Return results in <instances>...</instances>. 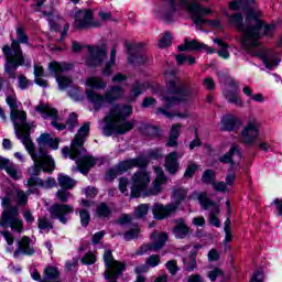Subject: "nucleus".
<instances>
[{"instance_id":"obj_1","label":"nucleus","mask_w":282,"mask_h":282,"mask_svg":"<svg viewBox=\"0 0 282 282\" xmlns=\"http://www.w3.org/2000/svg\"><path fill=\"white\" fill-rule=\"evenodd\" d=\"M164 78L166 80L167 93L162 91L161 94V102L163 104V108H158L155 113L156 116H165V118H188V111H174L169 112L171 107H176V105H186L188 100H191V96H193V90L188 87H184L182 85V80L175 72L167 70L164 74Z\"/></svg>"},{"instance_id":"obj_2","label":"nucleus","mask_w":282,"mask_h":282,"mask_svg":"<svg viewBox=\"0 0 282 282\" xmlns=\"http://www.w3.org/2000/svg\"><path fill=\"white\" fill-rule=\"evenodd\" d=\"M170 7H162L156 11V17L163 19L171 23L175 21L177 17H182L184 12L191 14L193 22L196 24V28H202L207 23L212 28H221V22L219 20L208 21L204 17L210 14V9L202 7L197 0H170Z\"/></svg>"},{"instance_id":"obj_3","label":"nucleus","mask_w":282,"mask_h":282,"mask_svg":"<svg viewBox=\"0 0 282 282\" xmlns=\"http://www.w3.org/2000/svg\"><path fill=\"white\" fill-rule=\"evenodd\" d=\"M40 149L35 153H44L46 158L41 160V164L36 165V161L34 162V165L29 169V175L31 177L26 182V186L29 188H32L34 186H40L41 188H54L56 186V180L48 177L45 181L37 177V175H41V171L43 173H53L56 164L54 163V159L45 151L44 147H51L54 151L58 149V139L52 138V134H41L37 139Z\"/></svg>"},{"instance_id":"obj_4","label":"nucleus","mask_w":282,"mask_h":282,"mask_svg":"<svg viewBox=\"0 0 282 282\" xmlns=\"http://www.w3.org/2000/svg\"><path fill=\"white\" fill-rule=\"evenodd\" d=\"M246 19L241 13H235L232 15L226 14L229 19V23L234 25L238 32H241V45L243 50H252L259 47V30H261V19L263 13L259 9H249L245 12Z\"/></svg>"},{"instance_id":"obj_5","label":"nucleus","mask_w":282,"mask_h":282,"mask_svg":"<svg viewBox=\"0 0 282 282\" xmlns=\"http://www.w3.org/2000/svg\"><path fill=\"white\" fill-rule=\"evenodd\" d=\"M1 206L4 208L0 225L2 228H11L13 232H23V220L19 217V208L12 207V204L25 206L28 204V194L21 189L12 188L0 196Z\"/></svg>"},{"instance_id":"obj_6","label":"nucleus","mask_w":282,"mask_h":282,"mask_svg":"<svg viewBox=\"0 0 282 282\" xmlns=\"http://www.w3.org/2000/svg\"><path fill=\"white\" fill-rule=\"evenodd\" d=\"M131 113H133V108L130 105H112L104 119V126L101 127L104 133L106 135H113V133L122 135L131 131L134 123L133 121H127Z\"/></svg>"},{"instance_id":"obj_7","label":"nucleus","mask_w":282,"mask_h":282,"mask_svg":"<svg viewBox=\"0 0 282 282\" xmlns=\"http://www.w3.org/2000/svg\"><path fill=\"white\" fill-rule=\"evenodd\" d=\"M11 122H13V127L18 138L21 140L22 144L25 147L28 153L31 155V160L35 162L36 166H41V161L43 159L50 160L45 153L40 152L36 153L34 151V142L30 138V131L34 129L33 122H28V113L24 110H11L10 113Z\"/></svg>"},{"instance_id":"obj_8","label":"nucleus","mask_w":282,"mask_h":282,"mask_svg":"<svg viewBox=\"0 0 282 282\" xmlns=\"http://www.w3.org/2000/svg\"><path fill=\"white\" fill-rule=\"evenodd\" d=\"M150 184L151 173L147 170H139L132 175L131 183L126 177L119 180V191L123 195L130 193L131 197H144Z\"/></svg>"},{"instance_id":"obj_9","label":"nucleus","mask_w":282,"mask_h":282,"mask_svg":"<svg viewBox=\"0 0 282 282\" xmlns=\"http://www.w3.org/2000/svg\"><path fill=\"white\" fill-rule=\"evenodd\" d=\"M185 197L186 189L180 188L173 192V202L171 204L164 206L163 204L155 203L152 206V214L154 219L162 220L166 219V217H171V215H173V213L180 208V204L184 202Z\"/></svg>"},{"instance_id":"obj_10","label":"nucleus","mask_w":282,"mask_h":282,"mask_svg":"<svg viewBox=\"0 0 282 282\" xmlns=\"http://www.w3.org/2000/svg\"><path fill=\"white\" fill-rule=\"evenodd\" d=\"M2 52L7 58L6 72L11 78H17L14 72L19 65H23V54L21 53V45L17 40H12L11 48L10 46H3Z\"/></svg>"},{"instance_id":"obj_11","label":"nucleus","mask_w":282,"mask_h":282,"mask_svg":"<svg viewBox=\"0 0 282 282\" xmlns=\"http://www.w3.org/2000/svg\"><path fill=\"white\" fill-rule=\"evenodd\" d=\"M89 135V123H85L77 132L75 139L72 141L70 148L65 147L62 149L64 158H69L70 160H76L85 153V140Z\"/></svg>"},{"instance_id":"obj_12","label":"nucleus","mask_w":282,"mask_h":282,"mask_svg":"<svg viewBox=\"0 0 282 282\" xmlns=\"http://www.w3.org/2000/svg\"><path fill=\"white\" fill-rule=\"evenodd\" d=\"M73 67L74 66L72 64L65 62H51L48 64V69L50 72H52V74H54L59 89H67V87H72V85H74V80H72V77L63 74V72H69V69H72Z\"/></svg>"},{"instance_id":"obj_13","label":"nucleus","mask_w":282,"mask_h":282,"mask_svg":"<svg viewBox=\"0 0 282 282\" xmlns=\"http://www.w3.org/2000/svg\"><path fill=\"white\" fill-rule=\"evenodd\" d=\"M74 28L76 30H91L94 28H102V22L94 18L93 10L84 9L75 12Z\"/></svg>"},{"instance_id":"obj_14","label":"nucleus","mask_w":282,"mask_h":282,"mask_svg":"<svg viewBox=\"0 0 282 282\" xmlns=\"http://www.w3.org/2000/svg\"><path fill=\"white\" fill-rule=\"evenodd\" d=\"M149 164V160L144 156H138L137 159H130L127 161H122L117 166L110 169L106 173V180L108 182H111L112 180H116L118 175H122V173H127L129 169H135V166H147Z\"/></svg>"},{"instance_id":"obj_15","label":"nucleus","mask_w":282,"mask_h":282,"mask_svg":"<svg viewBox=\"0 0 282 282\" xmlns=\"http://www.w3.org/2000/svg\"><path fill=\"white\" fill-rule=\"evenodd\" d=\"M261 135V123L257 118H251L247 121L240 132V142L243 144H254Z\"/></svg>"},{"instance_id":"obj_16","label":"nucleus","mask_w":282,"mask_h":282,"mask_svg":"<svg viewBox=\"0 0 282 282\" xmlns=\"http://www.w3.org/2000/svg\"><path fill=\"white\" fill-rule=\"evenodd\" d=\"M198 202L204 210H209V224L216 228H221V221L219 220V213H221V207L217 203L210 202L208 194L200 193L198 195Z\"/></svg>"},{"instance_id":"obj_17","label":"nucleus","mask_w":282,"mask_h":282,"mask_svg":"<svg viewBox=\"0 0 282 282\" xmlns=\"http://www.w3.org/2000/svg\"><path fill=\"white\" fill-rule=\"evenodd\" d=\"M88 55L85 57L84 63L87 67H100L107 58V50L105 46H87Z\"/></svg>"},{"instance_id":"obj_18","label":"nucleus","mask_w":282,"mask_h":282,"mask_svg":"<svg viewBox=\"0 0 282 282\" xmlns=\"http://www.w3.org/2000/svg\"><path fill=\"white\" fill-rule=\"evenodd\" d=\"M36 111L41 113L42 118H51L52 127H54L57 131L65 130V123H61V117L58 116V110L55 108H52L50 105H39L36 107Z\"/></svg>"},{"instance_id":"obj_19","label":"nucleus","mask_w":282,"mask_h":282,"mask_svg":"<svg viewBox=\"0 0 282 282\" xmlns=\"http://www.w3.org/2000/svg\"><path fill=\"white\" fill-rule=\"evenodd\" d=\"M167 239L169 236H166V234L154 231L151 236V245L141 246L135 254L142 256L147 254V252H152V250H161V248H164V243H166Z\"/></svg>"},{"instance_id":"obj_20","label":"nucleus","mask_w":282,"mask_h":282,"mask_svg":"<svg viewBox=\"0 0 282 282\" xmlns=\"http://www.w3.org/2000/svg\"><path fill=\"white\" fill-rule=\"evenodd\" d=\"M154 173L156 176L150 188L148 187L144 197H149L151 195H160V193H162V186L166 184V175H164V170H162V167L154 166Z\"/></svg>"},{"instance_id":"obj_21","label":"nucleus","mask_w":282,"mask_h":282,"mask_svg":"<svg viewBox=\"0 0 282 282\" xmlns=\"http://www.w3.org/2000/svg\"><path fill=\"white\" fill-rule=\"evenodd\" d=\"M74 213V207L69 205L55 204L50 208L52 219H58L61 224H67V215Z\"/></svg>"},{"instance_id":"obj_22","label":"nucleus","mask_w":282,"mask_h":282,"mask_svg":"<svg viewBox=\"0 0 282 282\" xmlns=\"http://www.w3.org/2000/svg\"><path fill=\"white\" fill-rule=\"evenodd\" d=\"M86 98L96 111H99L102 107H107V104H109V99H107L106 94L101 95L100 93L91 89H86Z\"/></svg>"},{"instance_id":"obj_23","label":"nucleus","mask_w":282,"mask_h":282,"mask_svg":"<svg viewBox=\"0 0 282 282\" xmlns=\"http://www.w3.org/2000/svg\"><path fill=\"white\" fill-rule=\"evenodd\" d=\"M184 158L183 152H171L165 156V170L170 175L177 174V171H180V161Z\"/></svg>"},{"instance_id":"obj_24","label":"nucleus","mask_w":282,"mask_h":282,"mask_svg":"<svg viewBox=\"0 0 282 282\" xmlns=\"http://www.w3.org/2000/svg\"><path fill=\"white\" fill-rule=\"evenodd\" d=\"M254 55L261 58L267 69H276V67H279V63H281L279 56L272 52L259 51Z\"/></svg>"},{"instance_id":"obj_25","label":"nucleus","mask_w":282,"mask_h":282,"mask_svg":"<svg viewBox=\"0 0 282 282\" xmlns=\"http://www.w3.org/2000/svg\"><path fill=\"white\" fill-rule=\"evenodd\" d=\"M36 250H34V247L32 246V240L29 237H23L18 242V248L15 249L13 257L14 259H19V257L22 254H26L28 257H32Z\"/></svg>"},{"instance_id":"obj_26","label":"nucleus","mask_w":282,"mask_h":282,"mask_svg":"<svg viewBox=\"0 0 282 282\" xmlns=\"http://www.w3.org/2000/svg\"><path fill=\"white\" fill-rule=\"evenodd\" d=\"M220 162H223V164H230L231 169L237 170L239 162H241V152H239V148L232 145L229 152L220 158Z\"/></svg>"},{"instance_id":"obj_27","label":"nucleus","mask_w":282,"mask_h":282,"mask_svg":"<svg viewBox=\"0 0 282 282\" xmlns=\"http://www.w3.org/2000/svg\"><path fill=\"white\" fill-rule=\"evenodd\" d=\"M77 166L73 169V171H80L83 175H87L89 173V169L96 166L98 164V159H94L89 155H84L80 159L76 160Z\"/></svg>"},{"instance_id":"obj_28","label":"nucleus","mask_w":282,"mask_h":282,"mask_svg":"<svg viewBox=\"0 0 282 282\" xmlns=\"http://www.w3.org/2000/svg\"><path fill=\"white\" fill-rule=\"evenodd\" d=\"M241 127V121L235 115H226L220 120L223 131H237Z\"/></svg>"},{"instance_id":"obj_29","label":"nucleus","mask_w":282,"mask_h":282,"mask_svg":"<svg viewBox=\"0 0 282 282\" xmlns=\"http://www.w3.org/2000/svg\"><path fill=\"white\" fill-rule=\"evenodd\" d=\"M180 52H186V50H205L207 54H215V48L199 43L196 40L185 41V44L178 46Z\"/></svg>"},{"instance_id":"obj_30","label":"nucleus","mask_w":282,"mask_h":282,"mask_svg":"<svg viewBox=\"0 0 282 282\" xmlns=\"http://www.w3.org/2000/svg\"><path fill=\"white\" fill-rule=\"evenodd\" d=\"M85 86L87 89H91V91H100L102 89H107V82L102 80L101 77L90 76L85 80Z\"/></svg>"},{"instance_id":"obj_31","label":"nucleus","mask_w":282,"mask_h":282,"mask_svg":"<svg viewBox=\"0 0 282 282\" xmlns=\"http://www.w3.org/2000/svg\"><path fill=\"white\" fill-rule=\"evenodd\" d=\"M105 94L108 105H111V102H116V100H120L124 96V89L122 86H111Z\"/></svg>"},{"instance_id":"obj_32","label":"nucleus","mask_w":282,"mask_h":282,"mask_svg":"<svg viewBox=\"0 0 282 282\" xmlns=\"http://www.w3.org/2000/svg\"><path fill=\"white\" fill-rule=\"evenodd\" d=\"M151 87H153V85H151V83L149 82H144V83L137 82L130 91V99L135 100L138 96H141V94H144V91H147L148 89H151Z\"/></svg>"},{"instance_id":"obj_33","label":"nucleus","mask_w":282,"mask_h":282,"mask_svg":"<svg viewBox=\"0 0 282 282\" xmlns=\"http://www.w3.org/2000/svg\"><path fill=\"white\" fill-rule=\"evenodd\" d=\"M173 235L176 239H184L188 235V226L184 219L176 220V225L173 229Z\"/></svg>"},{"instance_id":"obj_34","label":"nucleus","mask_w":282,"mask_h":282,"mask_svg":"<svg viewBox=\"0 0 282 282\" xmlns=\"http://www.w3.org/2000/svg\"><path fill=\"white\" fill-rule=\"evenodd\" d=\"M250 3H254V0H231L229 2V10H234L235 12L242 10V12H248L251 10L248 8Z\"/></svg>"},{"instance_id":"obj_35","label":"nucleus","mask_w":282,"mask_h":282,"mask_svg":"<svg viewBox=\"0 0 282 282\" xmlns=\"http://www.w3.org/2000/svg\"><path fill=\"white\" fill-rule=\"evenodd\" d=\"M224 96L230 105H235L236 107H243V99H241V97L235 93V90L227 88L224 90Z\"/></svg>"},{"instance_id":"obj_36","label":"nucleus","mask_w":282,"mask_h":282,"mask_svg":"<svg viewBox=\"0 0 282 282\" xmlns=\"http://www.w3.org/2000/svg\"><path fill=\"white\" fill-rule=\"evenodd\" d=\"M43 76H45V69H43V66L35 64L34 83L35 85H39V87H47V80L43 79Z\"/></svg>"},{"instance_id":"obj_37","label":"nucleus","mask_w":282,"mask_h":282,"mask_svg":"<svg viewBox=\"0 0 282 282\" xmlns=\"http://www.w3.org/2000/svg\"><path fill=\"white\" fill-rule=\"evenodd\" d=\"M58 276H61V272H58L56 267H47L44 270V279L41 282H61Z\"/></svg>"},{"instance_id":"obj_38","label":"nucleus","mask_w":282,"mask_h":282,"mask_svg":"<svg viewBox=\"0 0 282 282\" xmlns=\"http://www.w3.org/2000/svg\"><path fill=\"white\" fill-rule=\"evenodd\" d=\"M58 184L63 189L72 191L76 186V181L65 174H59L57 177Z\"/></svg>"},{"instance_id":"obj_39","label":"nucleus","mask_w":282,"mask_h":282,"mask_svg":"<svg viewBox=\"0 0 282 282\" xmlns=\"http://www.w3.org/2000/svg\"><path fill=\"white\" fill-rule=\"evenodd\" d=\"M6 102H7L8 107H10L11 111L19 109V107L21 105V102H19V100H17V94L14 93L13 89L7 90Z\"/></svg>"},{"instance_id":"obj_40","label":"nucleus","mask_w":282,"mask_h":282,"mask_svg":"<svg viewBox=\"0 0 282 282\" xmlns=\"http://www.w3.org/2000/svg\"><path fill=\"white\" fill-rule=\"evenodd\" d=\"M116 46L111 50L110 52V58L109 61L106 62L105 64V68L102 69V74L105 76H111L112 72H113V66L116 65Z\"/></svg>"},{"instance_id":"obj_41","label":"nucleus","mask_w":282,"mask_h":282,"mask_svg":"<svg viewBox=\"0 0 282 282\" xmlns=\"http://www.w3.org/2000/svg\"><path fill=\"white\" fill-rule=\"evenodd\" d=\"M214 43L218 45L220 48L218 51V56L220 58L228 59L230 58V52H228V48L230 47L228 44L224 42L221 39H215Z\"/></svg>"},{"instance_id":"obj_42","label":"nucleus","mask_w":282,"mask_h":282,"mask_svg":"<svg viewBox=\"0 0 282 282\" xmlns=\"http://www.w3.org/2000/svg\"><path fill=\"white\" fill-rule=\"evenodd\" d=\"M4 170L12 177V180H21L22 173L17 164L9 162L4 165Z\"/></svg>"},{"instance_id":"obj_43","label":"nucleus","mask_w":282,"mask_h":282,"mask_svg":"<svg viewBox=\"0 0 282 282\" xmlns=\"http://www.w3.org/2000/svg\"><path fill=\"white\" fill-rule=\"evenodd\" d=\"M262 25L259 29V39H261V30H263V35L264 36H272L274 32L276 31V25L275 24H267L263 26V21H261Z\"/></svg>"},{"instance_id":"obj_44","label":"nucleus","mask_w":282,"mask_h":282,"mask_svg":"<svg viewBox=\"0 0 282 282\" xmlns=\"http://www.w3.org/2000/svg\"><path fill=\"white\" fill-rule=\"evenodd\" d=\"M171 45H173V36L171 35V33L166 32L163 35V39L159 40V47H171Z\"/></svg>"},{"instance_id":"obj_45","label":"nucleus","mask_w":282,"mask_h":282,"mask_svg":"<svg viewBox=\"0 0 282 282\" xmlns=\"http://www.w3.org/2000/svg\"><path fill=\"white\" fill-rule=\"evenodd\" d=\"M110 214H111V210L109 209V207L107 206V204L101 203V204L97 207V215H98V217H109Z\"/></svg>"},{"instance_id":"obj_46","label":"nucleus","mask_w":282,"mask_h":282,"mask_svg":"<svg viewBox=\"0 0 282 282\" xmlns=\"http://www.w3.org/2000/svg\"><path fill=\"white\" fill-rule=\"evenodd\" d=\"M149 213V205L148 204H141L139 205L135 210H134V215L135 217L142 218L144 217V215H147Z\"/></svg>"},{"instance_id":"obj_47","label":"nucleus","mask_w":282,"mask_h":282,"mask_svg":"<svg viewBox=\"0 0 282 282\" xmlns=\"http://www.w3.org/2000/svg\"><path fill=\"white\" fill-rule=\"evenodd\" d=\"M203 182L205 184H214L215 183V172L213 170H207L203 174Z\"/></svg>"},{"instance_id":"obj_48","label":"nucleus","mask_w":282,"mask_h":282,"mask_svg":"<svg viewBox=\"0 0 282 282\" xmlns=\"http://www.w3.org/2000/svg\"><path fill=\"white\" fill-rule=\"evenodd\" d=\"M219 276H224V271L219 268H214L208 272V279L210 281H217Z\"/></svg>"},{"instance_id":"obj_49","label":"nucleus","mask_w":282,"mask_h":282,"mask_svg":"<svg viewBox=\"0 0 282 282\" xmlns=\"http://www.w3.org/2000/svg\"><path fill=\"white\" fill-rule=\"evenodd\" d=\"M82 263L84 265H94V263H96V254H94L93 252L86 253L82 259Z\"/></svg>"},{"instance_id":"obj_50","label":"nucleus","mask_w":282,"mask_h":282,"mask_svg":"<svg viewBox=\"0 0 282 282\" xmlns=\"http://www.w3.org/2000/svg\"><path fill=\"white\" fill-rule=\"evenodd\" d=\"M145 263L149 268H158V265H160V256L158 254L150 256L147 259Z\"/></svg>"},{"instance_id":"obj_51","label":"nucleus","mask_w":282,"mask_h":282,"mask_svg":"<svg viewBox=\"0 0 282 282\" xmlns=\"http://www.w3.org/2000/svg\"><path fill=\"white\" fill-rule=\"evenodd\" d=\"M212 186L217 193H228V185L224 182H214Z\"/></svg>"},{"instance_id":"obj_52","label":"nucleus","mask_w":282,"mask_h":282,"mask_svg":"<svg viewBox=\"0 0 282 282\" xmlns=\"http://www.w3.org/2000/svg\"><path fill=\"white\" fill-rule=\"evenodd\" d=\"M203 87L207 89V91H213L215 89V79H213V77L204 78Z\"/></svg>"},{"instance_id":"obj_53","label":"nucleus","mask_w":282,"mask_h":282,"mask_svg":"<svg viewBox=\"0 0 282 282\" xmlns=\"http://www.w3.org/2000/svg\"><path fill=\"white\" fill-rule=\"evenodd\" d=\"M56 197L59 199V202H67L69 197H72V193L67 192V189H58Z\"/></svg>"},{"instance_id":"obj_54","label":"nucleus","mask_w":282,"mask_h":282,"mask_svg":"<svg viewBox=\"0 0 282 282\" xmlns=\"http://www.w3.org/2000/svg\"><path fill=\"white\" fill-rule=\"evenodd\" d=\"M79 217L82 221V226H88L89 221L91 219V216H89V212L83 209L79 212Z\"/></svg>"},{"instance_id":"obj_55","label":"nucleus","mask_w":282,"mask_h":282,"mask_svg":"<svg viewBox=\"0 0 282 282\" xmlns=\"http://www.w3.org/2000/svg\"><path fill=\"white\" fill-rule=\"evenodd\" d=\"M17 36H18V41L19 43H26L28 44V35L25 34V30H23L22 26L17 29Z\"/></svg>"},{"instance_id":"obj_56","label":"nucleus","mask_w":282,"mask_h":282,"mask_svg":"<svg viewBox=\"0 0 282 282\" xmlns=\"http://www.w3.org/2000/svg\"><path fill=\"white\" fill-rule=\"evenodd\" d=\"M265 280V275L263 274V270L256 271L249 282H263Z\"/></svg>"},{"instance_id":"obj_57","label":"nucleus","mask_w":282,"mask_h":282,"mask_svg":"<svg viewBox=\"0 0 282 282\" xmlns=\"http://www.w3.org/2000/svg\"><path fill=\"white\" fill-rule=\"evenodd\" d=\"M155 105H158V100L155 98L145 97L143 99L141 107H143L144 109H149V107H155Z\"/></svg>"},{"instance_id":"obj_58","label":"nucleus","mask_w":282,"mask_h":282,"mask_svg":"<svg viewBox=\"0 0 282 282\" xmlns=\"http://www.w3.org/2000/svg\"><path fill=\"white\" fill-rule=\"evenodd\" d=\"M195 171H197V164L195 163H189L187 165V169L184 173V177L191 178L193 175H195Z\"/></svg>"},{"instance_id":"obj_59","label":"nucleus","mask_w":282,"mask_h":282,"mask_svg":"<svg viewBox=\"0 0 282 282\" xmlns=\"http://www.w3.org/2000/svg\"><path fill=\"white\" fill-rule=\"evenodd\" d=\"M183 263L186 270H195L197 261L195 260V257L192 256L189 259H183Z\"/></svg>"},{"instance_id":"obj_60","label":"nucleus","mask_w":282,"mask_h":282,"mask_svg":"<svg viewBox=\"0 0 282 282\" xmlns=\"http://www.w3.org/2000/svg\"><path fill=\"white\" fill-rule=\"evenodd\" d=\"M180 131H182V124L175 123L170 130V138H180Z\"/></svg>"},{"instance_id":"obj_61","label":"nucleus","mask_w":282,"mask_h":282,"mask_svg":"<svg viewBox=\"0 0 282 282\" xmlns=\"http://www.w3.org/2000/svg\"><path fill=\"white\" fill-rule=\"evenodd\" d=\"M37 226L40 230H50L52 228V223L45 218H39Z\"/></svg>"},{"instance_id":"obj_62","label":"nucleus","mask_w":282,"mask_h":282,"mask_svg":"<svg viewBox=\"0 0 282 282\" xmlns=\"http://www.w3.org/2000/svg\"><path fill=\"white\" fill-rule=\"evenodd\" d=\"M139 234H140V229L135 227L134 229L127 231L123 237L126 241H131V239H135V237H138Z\"/></svg>"},{"instance_id":"obj_63","label":"nucleus","mask_w":282,"mask_h":282,"mask_svg":"<svg viewBox=\"0 0 282 282\" xmlns=\"http://www.w3.org/2000/svg\"><path fill=\"white\" fill-rule=\"evenodd\" d=\"M235 182H237V175L232 172H229L227 176L225 177V184L226 186H235Z\"/></svg>"},{"instance_id":"obj_64","label":"nucleus","mask_w":282,"mask_h":282,"mask_svg":"<svg viewBox=\"0 0 282 282\" xmlns=\"http://www.w3.org/2000/svg\"><path fill=\"white\" fill-rule=\"evenodd\" d=\"M166 269L169 270L170 274H177V262H175L174 260H170L166 263Z\"/></svg>"}]
</instances>
